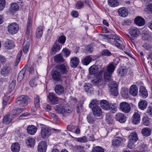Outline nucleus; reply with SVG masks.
<instances>
[{"mask_svg":"<svg viewBox=\"0 0 152 152\" xmlns=\"http://www.w3.org/2000/svg\"><path fill=\"white\" fill-rule=\"evenodd\" d=\"M140 95L143 98H146L148 96V92L145 88L143 86H141L140 87Z\"/></svg>","mask_w":152,"mask_h":152,"instance_id":"nucleus-21","label":"nucleus"},{"mask_svg":"<svg viewBox=\"0 0 152 152\" xmlns=\"http://www.w3.org/2000/svg\"><path fill=\"white\" fill-rule=\"evenodd\" d=\"M117 72L118 75L121 76H124L127 73V70L125 69H118Z\"/></svg>","mask_w":152,"mask_h":152,"instance_id":"nucleus-47","label":"nucleus"},{"mask_svg":"<svg viewBox=\"0 0 152 152\" xmlns=\"http://www.w3.org/2000/svg\"><path fill=\"white\" fill-rule=\"evenodd\" d=\"M108 3L110 6L115 7L118 5L119 2L118 0H108Z\"/></svg>","mask_w":152,"mask_h":152,"instance_id":"nucleus-40","label":"nucleus"},{"mask_svg":"<svg viewBox=\"0 0 152 152\" xmlns=\"http://www.w3.org/2000/svg\"><path fill=\"white\" fill-rule=\"evenodd\" d=\"M150 119L147 115L144 116L142 118L143 124L146 126H148L150 124Z\"/></svg>","mask_w":152,"mask_h":152,"instance_id":"nucleus-38","label":"nucleus"},{"mask_svg":"<svg viewBox=\"0 0 152 152\" xmlns=\"http://www.w3.org/2000/svg\"><path fill=\"white\" fill-rule=\"evenodd\" d=\"M99 102L96 99L92 100L91 101L89 104V107L91 109L93 108L99 104Z\"/></svg>","mask_w":152,"mask_h":152,"instance_id":"nucleus-39","label":"nucleus"},{"mask_svg":"<svg viewBox=\"0 0 152 152\" xmlns=\"http://www.w3.org/2000/svg\"><path fill=\"white\" fill-rule=\"evenodd\" d=\"M18 4L15 3H12L11 4V9L12 10L17 11L18 10Z\"/></svg>","mask_w":152,"mask_h":152,"instance_id":"nucleus-52","label":"nucleus"},{"mask_svg":"<svg viewBox=\"0 0 152 152\" xmlns=\"http://www.w3.org/2000/svg\"><path fill=\"white\" fill-rule=\"evenodd\" d=\"M115 118L116 120L121 123H124L126 121V116L123 113H118L116 114Z\"/></svg>","mask_w":152,"mask_h":152,"instance_id":"nucleus-10","label":"nucleus"},{"mask_svg":"<svg viewBox=\"0 0 152 152\" xmlns=\"http://www.w3.org/2000/svg\"><path fill=\"white\" fill-rule=\"evenodd\" d=\"M129 32L130 35L133 37H137L140 34V31L137 28L133 27L130 28L129 30Z\"/></svg>","mask_w":152,"mask_h":152,"instance_id":"nucleus-12","label":"nucleus"},{"mask_svg":"<svg viewBox=\"0 0 152 152\" xmlns=\"http://www.w3.org/2000/svg\"><path fill=\"white\" fill-rule=\"evenodd\" d=\"M91 85L89 83L87 84H85L84 86V88L85 91L86 92H88L89 90L91 88Z\"/></svg>","mask_w":152,"mask_h":152,"instance_id":"nucleus-63","label":"nucleus"},{"mask_svg":"<svg viewBox=\"0 0 152 152\" xmlns=\"http://www.w3.org/2000/svg\"><path fill=\"white\" fill-rule=\"evenodd\" d=\"M140 120V114L137 112H135L132 118V121L133 124H138Z\"/></svg>","mask_w":152,"mask_h":152,"instance_id":"nucleus-13","label":"nucleus"},{"mask_svg":"<svg viewBox=\"0 0 152 152\" xmlns=\"http://www.w3.org/2000/svg\"><path fill=\"white\" fill-rule=\"evenodd\" d=\"M114 62L109 64L107 66V71L105 72H108L110 74H112L115 69V66L113 64Z\"/></svg>","mask_w":152,"mask_h":152,"instance_id":"nucleus-26","label":"nucleus"},{"mask_svg":"<svg viewBox=\"0 0 152 152\" xmlns=\"http://www.w3.org/2000/svg\"><path fill=\"white\" fill-rule=\"evenodd\" d=\"M92 109L93 114L94 116L98 117L102 115V112L100 106H96Z\"/></svg>","mask_w":152,"mask_h":152,"instance_id":"nucleus-14","label":"nucleus"},{"mask_svg":"<svg viewBox=\"0 0 152 152\" xmlns=\"http://www.w3.org/2000/svg\"><path fill=\"white\" fill-rule=\"evenodd\" d=\"M112 74H110L108 72H104V77L106 81H109L112 78Z\"/></svg>","mask_w":152,"mask_h":152,"instance_id":"nucleus-48","label":"nucleus"},{"mask_svg":"<svg viewBox=\"0 0 152 152\" xmlns=\"http://www.w3.org/2000/svg\"><path fill=\"white\" fill-rule=\"evenodd\" d=\"M29 97L25 95H21L18 97L16 99V103L20 107H25L28 104Z\"/></svg>","mask_w":152,"mask_h":152,"instance_id":"nucleus-1","label":"nucleus"},{"mask_svg":"<svg viewBox=\"0 0 152 152\" xmlns=\"http://www.w3.org/2000/svg\"><path fill=\"white\" fill-rule=\"evenodd\" d=\"M89 74L91 75H95L99 72L98 66L94 65L91 66L89 69Z\"/></svg>","mask_w":152,"mask_h":152,"instance_id":"nucleus-25","label":"nucleus"},{"mask_svg":"<svg viewBox=\"0 0 152 152\" xmlns=\"http://www.w3.org/2000/svg\"><path fill=\"white\" fill-rule=\"evenodd\" d=\"M101 107L104 110H108L110 109V105L108 102L105 100H102L100 102Z\"/></svg>","mask_w":152,"mask_h":152,"instance_id":"nucleus-18","label":"nucleus"},{"mask_svg":"<svg viewBox=\"0 0 152 152\" xmlns=\"http://www.w3.org/2000/svg\"><path fill=\"white\" fill-rule=\"evenodd\" d=\"M128 12L127 9L125 7H121L118 10L119 15L123 17H126L128 15Z\"/></svg>","mask_w":152,"mask_h":152,"instance_id":"nucleus-22","label":"nucleus"},{"mask_svg":"<svg viewBox=\"0 0 152 152\" xmlns=\"http://www.w3.org/2000/svg\"><path fill=\"white\" fill-rule=\"evenodd\" d=\"M147 103L145 100H141L139 102L138 106L139 108L141 110H143L147 107Z\"/></svg>","mask_w":152,"mask_h":152,"instance_id":"nucleus-33","label":"nucleus"},{"mask_svg":"<svg viewBox=\"0 0 152 152\" xmlns=\"http://www.w3.org/2000/svg\"><path fill=\"white\" fill-rule=\"evenodd\" d=\"M43 28L41 26H39L37 28L36 31V36L37 38H40L42 35Z\"/></svg>","mask_w":152,"mask_h":152,"instance_id":"nucleus-37","label":"nucleus"},{"mask_svg":"<svg viewBox=\"0 0 152 152\" xmlns=\"http://www.w3.org/2000/svg\"><path fill=\"white\" fill-rule=\"evenodd\" d=\"M147 113L149 116H152V106H150L148 107Z\"/></svg>","mask_w":152,"mask_h":152,"instance_id":"nucleus-64","label":"nucleus"},{"mask_svg":"<svg viewBox=\"0 0 152 152\" xmlns=\"http://www.w3.org/2000/svg\"><path fill=\"white\" fill-rule=\"evenodd\" d=\"M60 45L57 42H56L52 48L51 53L52 54H55L61 49Z\"/></svg>","mask_w":152,"mask_h":152,"instance_id":"nucleus-24","label":"nucleus"},{"mask_svg":"<svg viewBox=\"0 0 152 152\" xmlns=\"http://www.w3.org/2000/svg\"><path fill=\"white\" fill-rule=\"evenodd\" d=\"M48 98L52 104H56L58 102V98L53 93H50Z\"/></svg>","mask_w":152,"mask_h":152,"instance_id":"nucleus-17","label":"nucleus"},{"mask_svg":"<svg viewBox=\"0 0 152 152\" xmlns=\"http://www.w3.org/2000/svg\"><path fill=\"white\" fill-rule=\"evenodd\" d=\"M83 148L84 147L80 145L76 146L74 148L75 151H80V152L82 151L83 150Z\"/></svg>","mask_w":152,"mask_h":152,"instance_id":"nucleus-59","label":"nucleus"},{"mask_svg":"<svg viewBox=\"0 0 152 152\" xmlns=\"http://www.w3.org/2000/svg\"><path fill=\"white\" fill-rule=\"evenodd\" d=\"M4 46L7 49H11L15 47V44L12 41L8 40L4 43Z\"/></svg>","mask_w":152,"mask_h":152,"instance_id":"nucleus-28","label":"nucleus"},{"mask_svg":"<svg viewBox=\"0 0 152 152\" xmlns=\"http://www.w3.org/2000/svg\"><path fill=\"white\" fill-rule=\"evenodd\" d=\"M38 80L37 77L32 79L29 82V84L31 87H34L37 86L38 83Z\"/></svg>","mask_w":152,"mask_h":152,"instance_id":"nucleus-42","label":"nucleus"},{"mask_svg":"<svg viewBox=\"0 0 152 152\" xmlns=\"http://www.w3.org/2000/svg\"><path fill=\"white\" fill-rule=\"evenodd\" d=\"M80 61L78 58L74 57L70 60V64L71 66L73 68H76L79 64Z\"/></svg>","mask_w":152,"mask_h":152,"instance_id":"nucleus-15","label":"nucleus"},{"mask_svg":"<svg viewBox=\"0 0 152 152\" xmlns=\"http://www.w3.org/2000/svg\"><path fill=\"white\" fill-rule=\"evenodd\" d=\"M102 77L101 76L98 75V76L92 81V83L94 85L99 84L102 80Z\"/></svg>","mask_w":152,"mask_h":152,"instance_id":"nucleus-44","label":"nucleus"},{"mask_svg":"<svg viewBox=\"0 0 152 152\" xmlns=\"http://www.w3.org/2000/svg\"><path fill=\"white\" fill-rule=\"evenodd\" d=\"M35 141L32 138L28 137L26 140V143L27 145L30 147H33L35 144Z\"/></svg>","mask_w":152,"mask_h":152,"instance_id":"nucleus-27","label":"nucleus"},{"mask_svg":"<svg viewBox=\"0 0 152 152\" xmlns=\"http://www.w3.org/2000/svg\"><path fill=\"white\" fill-rule=\"evenodd\" d=\"M47 148V143L46 142L42 141L40 142L38 145V152H46Z\"/></svg>","mask_w":152,"mask_h":152,"instance_id":"nucleus-9","label":"nucleus"},{"mask_svg":"<svg viewBox=\"0 0 152 152\" xmlns=\"http://www.w3.org/2000/svg\"><path fill=\"white\" fill-rule=\"evenodd\" d=\"M129 92L133 96H137L138 93V89L137 86L135 85L131 86L130 88Z\"/></svg>","mask_w":152,"mask_h":152,"instance_id":"nucleus-23","label":"nucleus"},{"mask_svg":"<svg viewBox=\"0 0 152 152\" xmlns=\"http://www.w3.org/2000/svg\"><path fill=\"white\" fill-rule=\"evenodd\" d=\"M122 139L120 137H117L113 139L112 141V145L114 146L118 147L121 144Z\"/></svg>","mask_w":152,"mask_h":152,"instance_id":"nucleus-30","label":"nucleus"},{"mask_svg":"<svg viewBox=\"0 0 152 152\" xmlns=\"http://www.w3.org/2000/svg\"><path fill=\"white\" fill-rule=\"evenodd\" d=\"M109 86L110 88V94L115 96H117L118 94V86L115 82L112 81L110 82L109 83Z\"/></svg>","mask_w":152,"mask_h":152,"instance_id":"nucleus-4","label":"nucleus"},{"mask_svg":"<svg viewBox=\"0 0 152 152\" xmlns=\"http://www.w3.org/2000/svg\"><path fill=\"white\" fill-rule=\"evenodd\" d=\"M8 31L11 34H14L17 33L19 29L18 25L15 23H10L8 27Z\"/></svg>","mask_w":152,"mask_h":152,"instance_id":"nucleus-3","label":"nucleus"},{"mask_svg":"<svg viewBox=\"0 0 152 152\" xmlns=\"http://www.w3.org/2000/svg\"><path fill=\"white\" fill-rule=\"evenodd\" d=\"M84 3L81 0L78 1L75 4V7L77 9H80L84 5Z\"/></svg>","mask_w":152,"mask_h":152,"instance_id":"nucleus-50","label":"nucleus"},{"mask_svg":"<svg viewBox=\"0 0 152 152\" xmlns=\"http://www.w3.org/2000/svg\"><path fill=\"white\" fill-rule=\"evenodd\" d=\"M12 71V69L10 67L5 66L1 69V73L2 75L5 76L7 75Z\"/></svg>","mask_w":152,"mask_h":152,"instance_id":"nucleus-20","label":"nucleus"},{"mask_svg":"<svg viewBox=\"0 0 152 152\" xmlns=\"http://www.w3.org/2000/svg\"><path fill=\"white\" fill-rule=\"evenodd\" d=\"M145 12L149 14H152V3H150L145 8Z\"/></svg>","mask_w":152,"mask_h":152,"instance_id":"nucleus-49","label":"nucleus"},{"mask_svg":"<svg viewBox=\"0 0 152 152\" xmlns=\"http://www.w3.org/2000/svg\"><path fill=\"white\" fill-rule=\"evenodd\" d=\"M56 92L59 95H60L64 92V88L63 86L60 85H56L55 88Z\"/></svg>","mask_w":152,"mask_h":152,"instance_id":"nucleus-32","label":"nucleus"},{"mask_svg":"<svg viewBox=\"0 0 152 152\" xmlns=\"http://www.w3.org/2000/svg\"><path fill=\"white\" fill-rule=\"evenodd\" d=\"M55 110L57 113L61 114L64 116L67 115L72 112V110L69 108L58 105L56 106Z\"/></svg>","mask_w":152,"mask_h":152,"instance_id":"nucleus-2","label":"nucleus"},{"mask_svg":"<svg viewBox=\"0 0 152 152\" xmlns=\"http://www.w3.org/2000/svg\"><path fill=\"white\" fill-rule=\"evenodd\" d=\"M54 61L57 63H61L63 62V58L62 56L58 54L54 57Z\"/></svg>","mask_w":152,"mask_h":152,"instance_id":"nucleus-43","label":"nucleus"},{"mask_svg":"<svg viewBox=\"0 0 152 152\" xmlns=\"http://www.w3.org/2000/svg\"><path fill=\"white\" fill-rule=\"evenodd\" d=\"M86 53H88V52L91 53L93 50V48L91 45H88L87 46L86 48Z\"/></svg>","mask_w":152,"mask_h":152,"instance_id":"nucleus-62","label":"nucleus"},{"mask_svg":"<svg viewBox=\"0 0 152 152\" xmlns=\"http://www.w3.org/2000/svg\"><path fill=\"white\" fill-rule=\"evenodd\" d=\"M75 140L80 142H85L87 140L86 137L85 136H83L82 137L75 138Z\"/></svg>","mask_w":152,"mask_h":152,"instance_id":"nucleus-54","label":"nucleus"},{"mask_svg":"<svg viewBox=\"0 0 152 152\" xmlns=\"http://www.w3.org/2000/svg\"><path fill=\"white\" fill-rule=\"evenodd\" d=\"M109 38L112 39H114L115 41L114 42V44L115 45V46L120 48H122L123 47V45L118 42L121 41L120 39L119 38H116V37L113 35H110L108 37Z\"/></svg>","mask_w":152,"mask_h":152,"instance_id":"nucleus-11","label":"nucleus"},{"mask_svg":"<svg viewBox=\"0 0 152 152\" xmlns=\"http://www.w3.org/2000/svg\"><path fill=\"white\" fill-rule=\"evenodd\" d=\"M5 5V0H0V11L2 10Z\"/></svg>","mask_w":152,"mask_h":152,"instance_id":"nucleus-61","label":"nucleus"},{"mask_svg":"<svg viewBox=\"0 0 152 152\" xmlns=\"http://www.w3.org/2000/svg\"><path fill=\"white\" fill-rule=\"evenodd\" d=\"M55 68L57 70L59 71L62 74L67 73L69 69L68 66L65 64L58 65L56 66Z\"/></svg>","mask_w":152,"mask_h":152,"instance_id":"nucleus-6","label":"nucleus"},{"mask_svg":"<svg viewBox=\"0 0 152 152\" xmlns=\"http://www.w3.org/2000/svg\"><path fill=\"white\" fill-rule=\"evenodd\" d=\"M102 54L103 55L106 56H110L112 55V53L109 50L107 49L103 50L102 52Z\"/></svg>","mask_w":152,"mask_h":152,"instance_id":"nucleus-55","label":"nucleus"},{"mask_svg":"<svg viewBox=\"0 0 152 152\" xmlns=\"http://www.w3.org/2000/svg\"><path fill=\"white\" fill-rule=\"evenodd\" d=\"M135 142L129 140L128 143V147L131 149L135 147L134 143Z\"/></svg>","mask_w":152,"mask_h":152,"instance_id":"nucleus-58","label":"nucleus"},{"mask_svg":"<svg viewBox=\"0 0 152 152\" xmlns=\"http://www.w3.org/2000/svg\"><path fill=\"white\" fill-rule=\"evenodd\" d=\"M151 132V129L148 127H145L142 129L141 133L143 136L148 137L149 136Z\"/></svg>","mask_w":152,"mask_h":152,"instance_id":"nucleus-29","label":"nucleus"},{"mask_svg":"<svg viewBox=\"0 0 152 152\" xmlns=\"http://www.w3.org/2000/svg\"><path fill=\"white\" fill-rule=\"evenodd\" d=\"M120 110L123 112L125 113H128L131 111V107L130 105L126 102H122L119 105Z\"/></svg>","mask_w":152,"mask_h":152,"instance_id":"nucleus-7","label":"nucleus"},{"mask_svg":"<svg viewBox=\"0 0 152 152\" xmlns=\"http://www.w3.org/2000/svg\"><path fill=\"white\" fill-rule=\"evenodd\" d=\"M65 37L64 35H61L59 38L58 41L59 43L64 44L65 42Z\"/></svg>","mask_w":152,"mask_h":152,"instance_id":"nucleus-60","label":"nucleus"},{"mask_svg":"<svg viewBox=\"0 0 152 152\" xmlns=\"http://www.w3.org/2000/svg\"><path fill=\"white\" fill-rule=\"evenodd\" d=\"M20 149V145L17 142L13 143L11 146V149L13 152H18Z\"/></svg>","mask_w":152,"mask_h":152,"instance_id":"nucleus-31","label":"nucleus"},{"mask_svg":"<svg viewBox=\"0 0 152 152\" xmlns=\"http://www.w3.org/2000/svg\"><path fill=\"white\" fill-rule=\"evenodd\" d=\"M129 140L136 142L138 139L137 134L135 132L131 133L129 136Z\"/></svg>","mask_w":152,"mask_h":152,"instance_id":"nucleus-34","label":"nucleus"},{"mask_svg":"<svg viewBox=\"0 0 152 152\" xmlns=\"http://www.w3.org/2000/svg\"><path fill=\"white\" fill-rule=\"evenodd\" d=\"M121 94L124 98H127L128 96V90L126 88H122L121 90Z\"/></svg>","mask_w":152,"mask_h":152,"instance_id":"nucleus-45","label":"nucleus"},{"mask_svg":"<svg viewBox=\"0 0 152 152\" xmlns=\"http://www.w3.org/2000/svg\"><path fill=\"white\" fill-rule=\"evenodd\" d=\"M24 109L22 108H15L11 112V114L13 115H17L21 113L23 110Z\"/></svg>","mask_w":152,"mask_h":152,"instance_id":"nucleus-41","label":"nucleus"},{"mask_svg":"<svg viewBox=\"0 0 152 152\" xmlns=\"http://www.w3.org/2000/svg\"><path fill=\"white\" fill-rule=\"evenodd\" d=\"M50 129L46 126H43L41 128V135L42 138H46L51 135Z\"/></svg>","mask_w":152,"mask_h":152,"instance_id":"nucleus-5","label":"nucleus"},{"mask_svg":"<svg viewBox=\"0 0 152 152\" xmlns=\"http://www.w3.org/2000/svg\"><path fill=\"white\" fill-rule=\"evenodd\" d=\"M10 98L9 96H4L3 97V100L2 102L3 105L5 106L6 105L7 103V102Z\"/></svg>","mask_w":152,"mask_h":152,"instance_id":"nucleus-56","label":"nucleus"},{"mask_svg":"<svg viewBox=\"0 0 152 152\" xmlns=\"http://www.w3.org/2000/svg\"><path fill=\"white\" fill-rule=\"evenodd\" d=\"M29 48V44L27 43L25 44L23 46V50L25 54H26L28 51Z\"/></svg>","mask_w":152,"mask_h":152,"instance_id":"nucleus-57","label":"nucleus"},{"mask_svg":"<svg viewBox=\"0 0 152 152\" xmlns=\"http://www.w3.org/2000/svg\"><path fill=\"white\" fill-rule=\"evenodd\" d=\"M34 103L36 107H38L39 106V96L36 95L34 97Z\"/></svg>","mask_w":152,"mask_h":152,"instance_id":"nucleus-51","label":"nucleus"},{"mask_svg":"<svg viewBox=\"0 0 152 152\" xmlns=\"http://www.w3.org/2000/svg\"><path fill=\"white\" fill-rule=\"evenodd\" d=\"M26 70V68H23L18 74L17 80L18 82H20L23 79Z\"/></svg>","mask_w":152,"mask_h":152,"instance_id":"nucleus-36","label":"nucleus"},{"mask_svg":"<svg viewBox=\"0 0 152 152\" xmlns=\"http://www.w3.org/2000/svg\"><path fill=\"white\" fill-rule=\"evenodd\" d=\"M37 128L34 125H29L27 128V133L30 135H34L37 132Z\"/></svg>","mask_w":152,"mask_h":152,"instance_id":"nucleus-16","label":"nucleus"},{"mask_svg":"<svg viewBox=\"0 0 152 152\" xmlns=\"http://www.w3.org/2000/svg\"><path fill=\"white\" fill-rule=\"evenodd\" d=\"M92 59L90 56H88L82 60L81 62L84 65L87 66L91 61Z\"/></svg>","mask_w":152,"mask_h":152,"instance_id":"nucleus-35","label":"nucleus"},{"mask_svg":"<svg viewBox=\"0 0 152 152\" xmlns=\"http://www.w3.org/2000/svg\"><path fill=\"white\" fill-rule=\"evenodd\" d=\"M135 23L138 26H142L144 25L145 20L144 18L140 16L136 17L134 20Z\"/></svg>","mask_w":152,"mask_h":152,"instance_id":"nucleus-19","label":"nucleus"},{"mask_svg":"<svg viewBox=\"0 0 152 152\" xmlns=\"http://www.w3.org/2000/svg\"><path fill=\"white\" fill-rule=\"evenodd\" d=\"M51 76L52 79L55 82H58L61 81V74L57 70L52 71Z\"/></svg>","mask_w":152,"mask_h":152,"instance_id":"nucleus-8","label":"nucleus"},{"mask_svg":"<svg viewBox=\"0 0 152 152\" xmlns=\"http://www.w3.org/2000/svg\"><path fill=\"white\" fill-rule=\"evenodd\" d=\"M12 121V119L10 118V115H7L4 117L3 122L5 124H9Z\"/></svg>","mask_w":152,"mask_h":152,"instance_id":"nucleus-46","label":"nucleus"},{"mask_svg":"<svg viewBox=\"0 0 152 152\" xmlns=\"http://www.w3.org/2000/svg\"><path fill=\"white\" fill-rule=\"evenodd\" d=\"M93 152H104V151L102 148L97 146L94 148Z\"/></svg>","mask_w":152,"mask_h":152,"instance_id":"nucleus-53","label":"nucleus"}]
</instances>
